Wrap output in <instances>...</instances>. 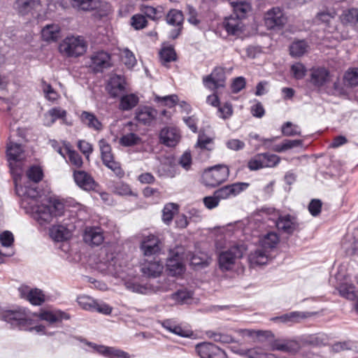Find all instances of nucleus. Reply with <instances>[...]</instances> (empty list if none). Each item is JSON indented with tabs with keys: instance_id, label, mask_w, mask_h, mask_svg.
<instances>
[{
	"instance_id": "nucleus-13",
	"label": "nucleus",
	"mask_w": 358,
	"mask_h": 358,
	"mask_svg": "<svg viewBox=\"0 0 358 358\" xmlns=\"http://www.w3.org/2000/svg\"><path fill=\"white\" fill-rule=\"evenodd\" d=\"M249 185L248 182H235L217 189L215 190V194L220 200L227 199L237 196L245 190Z\"/></svg>"
},
{
	"instance_id": "nucleus-56",
	"label": "nucleus",
	"mask_w": 358,
	"mask_h": 358,
	"mask_svg": "<svg viewBox=\"0 0 358 358\" xmlns=\"http://www.w3.org/2000/svg\"><path fill=\"white\" fill-rule=\"evenodd\" d=\"M27 176L31 181L36 183L42 179L43 172L38 166H32L27 171Z\"/></svg>"
},
{
	"instance_id": "nucleus-63",
	"label": "nucleus",
	"mask_w": 358,
	"mask_h": 358,
	"mask_svg": "<svg viewBox=\"0 0 358 358\" xmlns=\"http://www.w3.org/2000/svg\"><path fill=\"white\" fill-rule=\"evenodd\" d=\"M190 298H192V293L186 289L178 290L172 294V299L180 303L185 302Z\"/></svg>"
},
{
	"instance_id": "nucleus-14",
	"label": "nucleus",
	"mask_w": 358,
	"mask_h": 358,
	"mask_svg": "<svg viewBox=\"0 0 358 358\" xmlns=\"http://www.w3.org/2000/svg\"><path fill=\"white\" fill-rule=\"evenodd\" d=\"M276 227L287 234H292L300 230V224L297 218L290 215H280L276 221Z\"/></svg>"
},
{
	"instance_id": "nucleus-52",
	"label": "nucleus",
	"mask_w": 358,
	"mask_h": 358,
	"mask_svg": "<svg viewBox=\"0 0 358 358\" xmlns=\"http://www.w3.org/2000/svg\"><path fill=\"white\" fill-rule=\"evenodd\" d=\"M141 138L134 133H129L124 135L120 138V143L123 146H132L138 144Z\"/></svg>"
},
{
	"instance_id": "nucleus-18",
	"label": "nucleus",
	"mask_w": 358,
	"mask_h": 358,
	"mask_svg": "<svg viewBox=\"0 0 358 358\" xmlns=\"http://www.w3.org/2000/svg\"><path fill=\"white\" fill-rule=\"evenodd\" d=\"M124 78L120 75H112L107 85V90L112 97H117L125 90Z\"/></svg>"
},
{
	"instance_id": "nucleus-33",
	"label": "nucleus",
	"mask_w": 358,
	"mask_h": 358,
	"mask_svg": "<svg viewBox=\"0 0 358 358\" xmlns=\"http://www.w3.org/2000/svg\"><path fill=\"white\" fill-rule=\"evenodd\" d=\"M234 10V15L242 20L244 18L248 12L250 10V5L243 0L236 1L229 0Z\"/></svg>"
},
{
	"instance_id": "nucleus-60",
	"label": "nucleus",
	"mask_w": 358,
	"mask_h": 358,
	"mask_svg": "<svg viewBox=\"0 0 358 358\" xmlns=\"http://www.w3.org/2000/svg\"><path fill=\"white\" fill-rule=\"evenodd\" d=\"M263 160L261 154H258L252 158L248 164V167L251 171H257L264 168Z\"/></svg>"
},
{
	"instance_id": "nucleus-3",
	"label": "nucleus",
	"mask_w": 358,
	"mask_h": 358,
	"mask_svg": "<svg viewBox=\"0 0 358 358\" xmlns=\"http://www.w3.org/2000/svg\"><path fill=\"white\" fill-rule=\"evenodd\" d=\"M279 237L275 232H269L259 240V248L249 256L250 262L257 265L267 264L270 258V252L276 247Z\"/></svg>"
},
{
	"instance_id": "nucleus-55",
	"label": "nucleus",
	"mask_w": 358,
	"mask_h": 358,
	"mask_svg": "<svg viewBox=\"0 0 358 358\" xmlns=\"http://www.w3.org/2000/svg\"><path fill=\"white\" fill-rule=\"evenodd\" d=\"M177 210V206L174 203L166 204L162 210V220L163 221L169 224L172 220L174 214V211Z\"/></svg>"
},
{
	"instance_id": "nucleus-20",
	"label": "nucleus",
	"mask_w": 358,
	"mask_h": 358,
	"mask_svg": "<svg viewBox=\"0 0 358 358\" xmlns=\"http://www.w3.org/2000/svg\"><path fill=\"white\" fill-rule=\"evenodd\" d=\"M41 6V0H15V10L21 15L32 13Z\"/></svg>"
},
{
	"instance_id": "nucleus-57",
	"label": "nucleus",
	"mask_w": 358,
	"mask_h": 358,
	"mask_svg": "<svg viewBox=\"0 0 358 358\" xmlns=\"http://www.w3.org/2000/svg\"><path fill=\"white\" fill-rule=\"evenodd\" d=\"M291 72L294 78L300 80L305 76L306 69L303 64L298 62L292 65Z\"/></svg>"
},
{
	"instance_id": "nucleus-61",
	"label": "nucleus",
	"mask_w": 358,
	"mask_h": 358,
	"mask_svg": "<svg viewBox=\"0 0 358 358\" xmlns=\"http://www.w3.org/2000/svg\"><path fill=\"white\" fill-rule=\"evenodd\" d=\"M131 23L136 29H141L146 26L147 20L143 15L136 14L131 17Z\"/></svg>"
},
{
	"instance_id": "nucleus-53",
	"label": "nucleus",
	"mask_w": 358,
	"mask_h": 358,
	"mask_svg": "<svg viewBox=\"0 0 358 358\" xmlns=\"http://www.w3.org/2000/svg\"><path fill=\"white\" fill-rule=\"evenodd\" d=\"M282 133L284 136H292L301 135L299 127L293 124L291 122H285L282 127Z\"/></svg>"
},
{
	"instance_id": "nucleus-58",
	"label": "nucleus",
	"mask_w": 358,
	"mask_h": 358,
	"mask_svg": "<svg viewBox=\"0 0 358 358\" xmlns=\"http://www.w3.org/2000/svg\"><path fill=\"white\" fill-rule=\"evenodd\" d=\"M14 236L9 231H4L0 234V244L2 247L9 248L13 245Z\"/></svg>"
},
{
	"instance_id": "nucleus-47",
	"label": "nucleus",
	"mask_w": 358,
	"mask_h": 358,
	"mask_svg": "<svg viewBox=\"0 0 358 358\" xmlns=\"http://www.w3.org/2000/svg\"><path fill=\"white\" fill-rule=\"evenodd\" d=\"M77 302L83 309L94 312L96 300L93 298L87 295L79 296Z\"/></svg>"
},
{
	"instance_id": "nucleus-16",
	"label": "nucleus",
	"mask_w": 358,
	"mask_h": 358,
	"mask_svg": "<svg viewBox=\"0 0 358 358\" xmlns=\"http://www.w3.org/2000/svg\"><path fill=\"white\" fill-rule=\"evenodd\" d=\"M110 66V56L108 53L101 51L92 55L90 67L94 71L101 72Z\"/></svg>"
},
{
	"instance_id": "nucleus-6",
	"label": "nucleus",
	"mask_w": 358,
	"mask_h": 358,
	"mask_svg": "<svg viewBox=\"0 0 358 358\" xmlns=\"http://www.w3.org/2000/svg\"><path fill=\"white\" fill-rule=\"evenodd\" d=\"M87 44L82 36H68L59 45V50L69 57H78L83 55Z\"/></svg>"
},
{
	"instance_id": "nucleus-23",
	"label": "nucleus",
	"mask_w": 358,
	"mask_h": 358,
	"mask_svg": "<svg viewBox=\"0 0 358 358\" xmlns=\"http://www.w3.org/2000/svg\"><path fill=\"white\" fill-rule=\"evenodd\" d=\"M223 27L228 34L238 36L243 31V24L241 19L231 15L224 18Z\"/></svg>"
},
{
	"instance_id": "nucleus-41",
	"label": "nucleus",
	"mask_w": 358,
	"mask_h": 358,
	"mask_svg": "<svg viewBox=\"0 0 358 358\" xmlns=\"http://www.w3.org/2000/svg\"><path fill=\"white\" fill-rule=\"evenodd\" d=\"M355 289L352 285L348 283L341 284L337 287L339 294L348 300H354L356 299L357 295Z\"/></svg>"
},
{
	"instance_id": "nucleus-39",
	"label": "nucleus",
	"mask_w": 358,
	"mask_h": 358,
	"mask_svg": "<svg viewBox=\"0 0 358 358\" xmlns=\"http://www.w3.org/2000/svg\"><path fill=\"white\" fill-rule=\"evenodd\" d=\"M72 6L83 10H92L97 8L99 0H71Z\"/></svg>"
},
{
	"instance_id": "nucleus-34",
	"label": "nucleus",
	"mask_w": 358,
	"mask_h": 358,
	"mask_svg": "<svg viewBox=\"0 0 358 358\" xmlns=\"http://www.w3.org/2000/svg\"><path fill=\"white\" fill-rule=\"evenodd\" d=\"M66 110L60 108H53L45 115V124L51 126L57 119H63L66 117Z\"/></svg>"
},
{
	"instance_id": "nucleus-32",
	"label": "nucleus",
	"mask_w": 358,
	"mask_h": 358,
	"mask_svg": "<svg viewBox=\"0 0 358 358\" xmlns=\"http://www.w3.org/2000/svg\"><path fill=\"white\" fill-rule=\"evenodd\" d=\"M166 267L169 274L173 276L182 274L185 270L184 265L178 255L168 258Z\"/></svg>"
},
{
	"instance_id": "nucleus-51",
	"label": "nucleus",
	"mask_w": 358,
	"mask_h": 358,
	"mask_svg": "<svg viewBox=\"0 0 358 358\" xmlns=\"http://www.w3.org/2000/svg\"><path fill=\"white\" fill-rule=\"evenodd\" d=\"M302 144L301 140H285L281 145H276L273 150L278 152H282Z\"/></svg>"
},
{
	"instance_id": "nucleus-42",
	"label": "nucleus",
	"mask_w": 358,
	"mask_h": 358,
	"mask_svg": "<svg viewBox=\"0 0 358 358\" xmlns=\"http://www.w3.org/2000/svg\"><path fill=\"white\" fill-rule=\"evenodd\" d=\"M232 334H238L240 336H273L271 332L267 331H255L252 329H239L233 330L231 332L229 333L228 336H231Z\"/></svg>"
},
{
	"instance_id": "nucleus-8",
	"label": "nucleus",
	"mask_w": 358,
	"mask_h": 358,
	"mask_svg": "<svg viewBox=\"0 0 358 358\" xmlns=\"http://www.w3.org/2000/svg\"><path fill=\"white\" fill-rule=\"evenodd\" d=\"M287 22V17L283 10L279 7H275L268 10L264 16V24L268 29H281Z\"/></svg>"
},
{
	"instance_id": "nucleus-15",
	"label": "nucleus",
	"mask_w": 358,
	"mask_h": 358,
	"mask_svg": "<svg viewBox=\"0 0 358 358\" xmlns=\"http://www.w3.org/2000/svg\"><path fill=\"white\" fill-rule=\"evenodd\" d=\"M164 269V265L159 259L153 257L152 259H146L141 265V272L148 278H157L160 275Z\"/></svg>"
},
{
	"instance_id": "nucleus-26",
	"label": "nucleus",
	"mask_w": 358,
	"mask_h": 358,
	"mask_svg": "<svg viewBox=\"0 0 358 358\" xmlns=\"http://www.w3.org/2000/svg\"><path fill=\"white\" fill-rule=\"evenodd\" d=\"M84 241L90 245H99L103 240V233L99 228L89 227L86 228L83 234Z\"/></svg>"
},
{
	"instance_id": "nucleus-54",
	"label": "nucleus",
	"mask_w": 358,
	"mask_h": 358,
	"mask_svg": "<svg viewBox=\"0 0 358 358\" xmlns=\"http://www.w3.org/2000/svg\"><path fill=\"white\" fill-rule=\"evenodd\" d=\"M336 12L334 10L322 11L317 15L316 20L329 25L335 18Z\"/></svg>"
},
{
	"instance_id": "nucleus-25",
	"label": "nucleus",
	"mask_w": 358,
	"mask_h": 358,
	"mask_svg": "<svg viewBox=\"0 0 358 358\" xmlns=\"http://www.w3.org/2000/svg\"><path fill=\"white\" fill-rule=\"evenodd\" d=\"M313 315L311 313H304L299 311H294L290 312L286 314H283L280 316L275 317L271 319V320L285 323V324H291L296 323L300 322L301 320L310 317Z\"/></svg>"
},
{
	"instance_id": "nucleus-49",
	"label": "nucleus",
	"mask_w": 358,
	"mask_h": 358,
	"mask_svg": "<svg viewBox=\"0 0 358 358\" xmlns=\"http://www.w3.org/2000/svg\"><path fill=\"white\" fill-rule=\"evenodd\" d=\"M122 61L128 69L133 68L136 64V59L134 53L128 48H125L122 52Z\"/></svg>"
},
{
	"instance_id": "nucleus-24",
	"label": "nucleus",
	"mask_w": 358,
	"mask_h": 358,
	"mask_svg": "<svg viewBox=\"0 0 358 358\" xmlns=\"http://www.w3.org/2000/svg\"><path fill=\"white\" fill-rule=\"evenodd\" d=\"M7 157L11 170L14 169V164L24 158L23 149L20 144L10 143L7 146Z\"/></svg>"
},
{
	"instance_id": "nucleus-43",
	"label": "nucleus",
	"mask_w": 358,
	"mask_h": 358,
	"mask_svg": "<svg viewBox=\"0 0 358 358\" xmlns=\"http://www.w3.org/2000/svg\"><path fill=\"white\" fill-rule=\"evenodd\" d=\"M159 57L164 65L176 59V54L172 47L163 48L159 52Z\"/></svg>"
},
{
	"instance_id": "nucleus-4",
	"label": "nucleus",
	"mask_w": 358,
	"mask_h": 358,
	"mask_svg": "<svg viewBox=\"0 0 358 358\" xmlns=\"http://www.w3.org/2000/svg\"><path fill=\"white\" fill-rule=\"evenodd\" d=\"M247 248L243 243H234L218 255L219 268L222 271H230L234 266L237 259L243 257Z\"/></svg>"
},
{
	"instance_id": "nucleus-27",
	"label": "nucleus",
	"mask_w": 358,
	"mask_h": 358,
	"mask_svg": "<svg viewBox=\"0 0 358 358\" xmlns=\"http://www.w3.org/2000/svg\"><path fill=\"white\" fill-rule=\"evenodd\" d=\"M329 79V72L324 68L313 69L310 73V83L320 87L326 84Z\"/></svg>"
},
{
	"instance_id": "nucleus-64",
	"label": "nucleus",
	"mask_w": 358,
	"mask_h": 358,
	"mask_svg": "<svg viewBox=\"0 0 358 358\" xmlns=\"http://www.w3.org/2000/svg\"><path fill=\"white\" fill-rule=\"evenodd\" d=\"M322 206V203L320 199H312L308 205V210L313 216H317L321 212Z\"/></svg>"
},
{
	"instance_id": "nucleus-10",
	"label": "nucleus",
	"mask_w": 358,
	"mask_h": 358,
	"mask_svg": "<svg viewBox=\"0 0 358 358\" xmlns=\"http://www.w3.org/2000/svg\"><path fill=\"white\" fill-rule=\"evenodd\" d=\"M80 341L90 347L94 352H97L106 358H130V355L128 352L117 348L97 345L96 343L87 341L85 339H82Z\"/></svg>"
},
{
	"instance_id": "nucleus-37",
	"label": "nucleus",
	"mask_w": 358,
	"mask_h": 358,
	"mask_svg": "<svg viewBox=\"0 0 358 358\" xmlns=\"http://www.w3.org/2000/svg\"><path fill=\"white\" fill-rule=\"evenodd\" d=\"M341 20L346 25H355L358 22V9L349 8L343 12L341 15Z\"/></svg>"
},
{
	"instance_id": "nucleus-46",
	"label": "nucleus",
	"mask_w": 358,
	"mask_h": 358,
	"mask_svg": "<svg viewBox=\"0 0 358 358\" xmlns=\"http://www.w3.org/2000/svg\"><path fill=\"white\" fill-rule=\"evenodd\" d=\"M99 147L103 162L107 159H111L113 157H114L112 153L111 146L105 139H101L99 141Z\"/></svg>"
},
{
	"instance_id": "nucleus-45",
	"label": "nucleus",
	"mask_w": 358,
	"mask_h": 358,
	"mask_svg": "<svg viewBox=\"0 0 358 358\" xmlns=\"http://www.w3.org/2000/svg\"><path fill=\"white\" fill-rule=\"evenodd\" d=\"M264 168H271L277 166L280 162V157L268 152L261 153Z\"/></svg>"
},
{
	"instance_id": "nucleus-31",
	"label": "nucleus",
	"mask_w": 358,
	"mask_h": 358,
	"mask_svg": "<svg viewBox=\"0 0 358 358\" xmlns=\"http://www.w3.org/2000/svg\"><path fill=\"white\" fill-rule=\"evenodd\" d=\"M157 115V111L148 106H145L138 108L136 118L138 122H141L145 124H150Z\"/></svg>"
},
{
	"instance_id": "nucleus-21",
	"label": "nucleus",
	"mask_w": 358,
	"mask_h": 358,
	"mask_svg": "<svg viewBox=\"0 0 358 358\" xmlns=\"http://www.w3.org/2000/svg\"><path fill=\"white\" fill-rule=\"evenodd\" d=\"M236 354L246 355L248 358H275L274 355L265 353L259 348H242L236 345L229 346Z\"/></svg>"
},
{
	"instance_id": "nucleus-35",
	"label": "nucleus",
	"mask_w": 358,
	"mask_h": 358,
	"mask_svg": "<svg viewBox=\"0 0 358 358\" xmlns=\"http://www.w3.org/2000/svg\"><path fill=\"white\" fill-rule=\"evenodd\" d=\"M308 45L306 41L299 40L294 41L289 46V52L292 57H299L303 55L308 50Z\"/></svg>"
},
{
	"instance_id": "nucleus-11",
	"label": "nucleus",
	"mask_w": 358,
	"mask_h": 358,
	"mask_svg": "<svg viewBox=\"0 0 358 358\" xmlns=\"http://www.w3.org/2000/svg\"><path fill=\"white\" fill-rule=\"evenodd\" d=\"M195 350L201 358H226L225 352L210 342H203L195 345Z\"/></svg>"
},
{
	"instance_id": "nucleus-5",
	"label": "nucleus",
	"mask_w": 358,
	"mask_h": 358,
	"mask_svg": "<svg viewBox=\"0 0 358 358\" xmlns=\"http://www.w3.org/2000/svg\"><path fill=\"white\" fill-rule=\"evenodd\" d=\"M229 176V167L224 164H217L203 171L201 182L206 186L215 187L224 182Z\"/></svg>"
},
{
	"instance_id": "nucleus-12",
	"label": "nucleus",
	"mask_w": 358,
	"mask_h": 358,
	"mask_svg": "<svg viewBox=\"0 0 358 358\" xmlns=\"http://www.w3.org/2000/svg\"><path fill=\"white\" fill-rule=\"evenodd\" d=\"M21 298L26 299L34 306H41L45 299L42 290L38 288H31L22 285L18 289Z\"/></svg>"
},
{
	"instance_id": "nucleus-2",
	"label": "nucleus",
	"mask_w": 358,
	"mask_h": 358,
	"mask_svg": "<svg viewBox=\"0 0 358 358\" xmlns=\"http://www.w3.org/2000/svg\"><path fill=\"white\" fill-rule=\"evenodd\" d=\"M40 203L31 206L29 209L33 218L41 226L50 223L54 217L63 214L64 206L57 200L44 199Z\"/></svg>"
},
{
	"instance_id": "nucleus-28",
	"label": "nucleus",
	"mask_w": 358,
	"mask_h": 358,
	"mask_svg": "<svg viewBox=\"0 0 358 358\" xmlns=\"http://www.w3.org/2000/svg\"><path fill=\"white\" fill-rule=\"evenodd\" d=\"M80 121L89 129L96 131H100L103 129V124L99 121L96 116L88 111H83L80 115Z\"/></svg>"
},
{
	"instance_id": "nucleus-1",
	"label": "nucleus",
	"mask_w": 358,
	"mask_h": 358,
	"mask_svg": "<svg viewBox=\"0 0 358 358\" xmlns=\"http://www.w3.org/2000/svg\"><path fill=\"white\" fill-rule=\"evenodd\" d=\"M0 319L9 324L13 329L39 334H47L43 325L34 323L30 317V312L24 308L1 309L0 310Z\"/></svg>"
},
{
	"instance_id": "nucleus-40",
	"label": "nucleus",
	"mask_w": 358,
	"mask_h": 358,
	"mask_svg": "<svg viewBox=\"0 0 358 358\" xmlns=\"http://www.w3.org/2000/svg\"><path fill=\"white\" fill-rule=\"evenodd\" d=\"M183 20V14L179 10L172 9L166 15V22L173 26L182 27Z\"/></svg>"
},
{
	"instance_id": "nucleus-30",
	"label": "nucleus",
	"mask_w": 358,
	"mask_h": 358,
	"mask_svg": "<svg viewBox=\"0 0 358 358\" xmlns=\"http://www.w3.org/2000/svg\"><path fill=\"white\" fill-rule=\"evenodd\" d=\"M61 29L57 24H46L41 30V36L45 41H56L60 37Z\"/></svg>"
},
{
	"instance_id": "nucleus-50",
	"label": "nucleus",
	"mask_w": 358,
	"mask_h": 358,
	"mask_svg": "<svg viewBox=\"0 0 358 358\" xmlns=\"http://www.w3.org/2000/svg\"><path fill=\"white\" fill-rule=\"evenodd\" d=\"M103 164L110 169L117 177L122 178L124 176V171L121 168L120 163L115 161L114 157L111 159H107L103 162Z\"/></svg>"
},
{
	"instance_id": "nucleus-38",
	"label": "nucleus",
	"mask_w": 358,
	"mask_h": 358,
	"mask_svg": "<svg viewBox=\"0 0 358 358\" xmlns=\"http://www.w3.org/2000/svg\"><path fill=\"white\" fill-rule=\"evenodd\" d=\"M162 326L169 333L176 334L177 336H193V332L191 330L183 329L181 327L177 326L171 320L164 322Z\"/></svg>"
},
{
	"instance_id": "nucleus-29",
	"label": "nucleus",
	"mask_w": 358,
	"mask_h": 358,
	"mask_svg": "<svg viewBox=\"0 0 358 358\" xmlns=\"http://www.w3.org/2000/svg\"><path fill=\"white\" fill-rule=\"evenodd\" d=\"M50 236L55 241L59 242L70 238L71 233L66 226L63 224L53 225L49 230Z\"/></svg>"
},
{
	"instance_id": "nucleus-9",
	"label": "nucleus",
	"mask_w": 358,
	"mask_h": 358,
	"mask_svg": "<svg viewBox=\"0 0 358 358\" xmlns=\"http://www.w3.org/2000/svg\"><path fill=\"white\" fill-rule=\"evenodd\" d=\"M225 71L221 66L215 67L210 74L203 78V84L207 89L217 91L225 87Z\"/></svg>"
},
{
	"instance_id": "nucleus-19",
	"label": "nucleus",
	"mask_w": 358,
	"mask_h": 358,
	"mask_svg": "<svg viewBox=\"0 0 358 358\" xmlns=\"http://www.w3.org/2000/svg\"><path fill=\"white\" fill-rule=\"evenodd\" d=\"M141 248L145 256L150 257L156 255L161 250L160 241L157 236L149 235L142 241Z\"/></svg>"
},
{
	"instance_id": "nucleus-17",
	"label": "nucleus",
	"mask_w": 358,
	"mask_h": 358,
	"mask_svg": "<svg viewBox=\"0 0 358 358\" xmlns=\"http://www.w3.org/2000/svg\"><path fill=\"white\" fill-rule=\"evenodd\" d=\"M180 138L178 130L173 127H166L159 133L160 142L168 147H174Z\"/></svg>"
},
{
	"instance_id": "nucleus-62",
	"label": "nucleus",
	"mask_w": 358,
	"mask_h": 358,
	"mask_svg": "<svg viewBox=\"0 0 358 358\" xmlns=\"http://www.w3.org/2000/svg\"><path fill=\"white\" fill-rule=\"evenodd\" d=\"M196 145L201 149L211 150H213V140L212 138L203 135H199Z\"/></svg>"
},
{
	"instance_id": "nucleus-22",
	"label": "nucleus",
	"mask_w": 358,
	"mask_h": 358,
	"mask_svg": "<svg viewBox=\"0 0 358 358\" xmlns=\"http://www.w3.org/2000/svg\"><path fill=\"white\" fill-rule=\"evenodd\" d=\"M73 178L77 185L85 191L94 189L96 186L92 177L84 171H74Z\"/></svg>"
},
{
	"instance_id": "nucleus-36",
	"label": "nucleus",
	"mask_w": 358,
	"mask_h": 358,
	"mask_svg": "<svg viewBox=\"0 0 358 358\" xmlns=\"http://www.w3.org/2000/svg\"><path fill=\"white\" fill-rule=\"evenodd\" d=\"M138 97L134 94L124 95L120 99L119 108L122 110H129L138 104Z\"/></svg>"
},
{
	"instance_id": "nucleus-48",
	"label": "nucleus",
	"mask_w": 358,
	"mask_h": 358,
	"mask_svg": "<svg viewBox=\"0 0 358 358\" xmlns=\"http://www.w3.org/2000/svg\"><path fill=\"white\" fill-rule=\"evenodd\" d=\"M63 313H53L50 311H44L40 313L39 317L50 324H54L60 321L63 318Z\"/></svg>"
},
{
	"instance_id": "nucleus-59",
	"label": "nucleus",
	"mask_w": 358,
	"mask_h": 358,
	"mask_svg": "<svg viewBox=\"0 0 358 358\" xmlns=\"http://www.w3.org/2000/svg\"><path fill=\"white\" fill-rule=\"evenodd\" d=\"M114 192L118 195H132V191L129 185L124 182H118L114 187Z\"/></svg>"
},
{
	"instance_id": "nucleus-44",
	"label": "nucleus",
	"mask_w": 358,
	"mask_h": 358,
	"mask_svg": "<svg viewBox=\"0 0 358 358\" xmlns=\"http://www.w3.org/2000/svg\"><path fill=\"white\" fill-rule=\"evenodd\" d=\"M344 85L353 87L358 85V69H352L345 72L343 77Z\"/></svg>"
},
{
	"instance_id": "nucleus-7",
	"label": "nucleus",
	"mask_w": 358,
	"mask_h": 358,
	"mask_svg": "<svg viewBox=\"0 0 358 358\" xmlns=\"http://www.w3.org/2000/svg\"><path fill=\"white\" fill-rule=\"evenodd\" d=\"M15 182L16 193L22 198V205L24 208H31V206H35L43 201L36 186L18 185L16 180Z\"/></svg>"
}]
</instances>
